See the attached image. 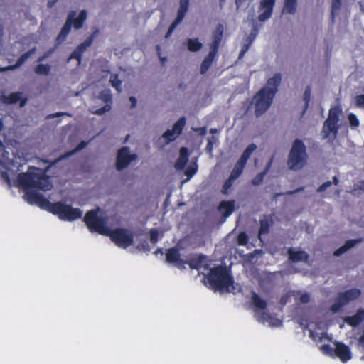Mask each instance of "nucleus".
<instances>
[{"instance_id":"f257e3e1","label":"nucleus","mask_w":364,"mask_h":364,"mask_svg":"<svg viewBox=\"0 0 364 364\" xmlns=\"http://www.w3.org/2000/svg\"><path fill=\"white\" fill-rule=\"evenodd\" d=\"M11 151L15 160L13 162L5 155L8 152L0 149V174L9 186H18L25 192L23 198L26 201L52 213L63 220L73 221L82 218L83 213L79 208H73L64 202L51 203L38 192L47 191L53 188V183L42 169L31 167L26 172L17 175L21 166L18 161L28 159L29 153L25 146L18 144Z\"/></svg>"},{"instance_id":"f03ea898","label":"nucleus","mask_w":364,"mask_h":364,"mask_svg":"<svg viewBox=\"0 0 364 364\" xmlns=\"http://www.w3.org/2000/svg\"><path fill=\"white\" fill-rule=\"evenodd\" d=\"M198 262L193 259L189 261V266L192 269H209L206 275V283L215 291L235 293L240 290L238 284H235L229 270L223 267L210 268L208 259L203 255L198 256Z\"/></svg>"},{"instance_id":"7ed1b4c3","label":"nucleus","mask_w":364,"mask_h":364,"mask_svg":"<svg viewBox=\"0 0 364 364\" xmlns=\"http://www.w3.org/2000/svg\"><path fill=\"white\" fill-rule=\"evenodd\" d=\"M84 220L90 231L97 232L103 235L109 234L111 224L105 211L99 208L90 210L85 215Z\"/></svg>"},{"instance_id":"20e7f679","label":"nucleus","mask_w":364,"mask_h":364,"mask_svg":"<svg viewBox=\"0 0 364 364\" xmlns=\"http://www.w3.org/2000/svg\"><path fill=\"white\" fill-rule=\"evenodd\" d=\"M112 97L109 89L105 88L95 92L90 109L92 113L102 115L111 109Z\"/></svg>"},{"instance_id":"39448f33","label":"nucleus","mask_w":364,"mask_h":364,"mask_svg":"<svg viewBox=\"0 0 364 364\" xmlns=\"http://www.w3.org/2000/svg\"><path fill=\"white\" fill-rule=\"evenodd\" d=\"M252 301L255 308L256 316L260 322L272 327H277L281 324V321L278 318L269 314L268 312L271 309L270 304L256 294L252 296Z\"/></svg>"},{"instance_id":"423d86ee","label":"nucleus","mask_w":364,"mask_h":364,"mask_svg":"<svg viewBox=\"0 0 364 364\" xmlns=\"http://www.w3.org/2000/svg\"><path fill=\"white\" fill-rule=\"evenodd\" d=\"M307 158L306 146L303 142L300 140H295L287 162L289 168L294 171L301 170L306 164Z\"/></svg>"},{"instance_id":"0eeeda50","label":"nucleus","mask_w":364,"mask_h":364,"mask_svg":"<svg viewBox=\"0 0 364 364\" xmlns=\"http://www.w3.org/2000/svg\"><path fill=\"white\" fill-rule=\"evenodd\" d=\"M342 110L339 107H331L328 111V118L324 122L321 136L323 139L332 140L336 138L339 128L340 117Z\"/></svg>"},{"instance_id":"6e6552de","label":"nucleus","mask_w":364,"mask_h":364,"mask_svg":"<svg viewBox=\"0 0 364 364\" xmlns=\"http://www.w3.org/2000/svg\"><path fill=\"white\" fill-rule=\"evenodd\" d=\"M333 348L328 343L320 346V350L325 355L334 357L336 356L342 363H346L352 358V353L349 347L343 343L334 341Z\"/></svg>"},{"instance_id":"1a4fd4ad","label":"nucleus","mask_w":364,"mask_h":364,"mask_svg":"<svg viewBox=\"0 0 364 364\" xmlns=\"http://www.w3.org/2000/svg\"><path fill=\"white\" fill-rule=\"evenodd\" d=\"M309 336L316 343L318 347L331 341V336L326 333V324L320 320L311 321L307 326Z\"/></svg>"},{"instance_id":"9d476101","label":"nucleus","mask_w":364,"mask_h":364,"mask_svg":"<svg viewBox=\"0 0 364 364\" xmlns=\"http://www.w3.org/2000/svg\"><path fill=\"white\" fill-rule=\"evenodd\" d=\"M87 16V11L85 10L80 11L79 13L71 12L68 17L65 24L58 36V40L63 41L69 33L72 26L75 29L80 28L82 26L83 22L86 20Z\"/></svg>"},{"instance_id":"9b49d317","label":"nucleus","mask_w":364,"mask_h":364,"mask_svg":"<svg viewBox=\"0 0 364 364\" xmlns=\"http://www.w3.org/2000/svg\"><path fill=\"white\" fill-rule=\"evenodd\" d=\"M109 236L111 240L119 247L127 248L134 244V238L132 232L125 228H110Z\"/></svg>"},{"instance_id":"f8f14e48","label":"nucleus","mask_w":364,"mask_h":364,"mask_svg":"<svg viewBox=\"0 0 364 364\" xmlns=\"http://www.w3.org/2000/svg\"><path fill=\"white\" fill-rule=\"evenodd\" d=\"M273 98V96L260 90L252 98L250 108L254 109L256 115L260 116L270 107Z\"/></svg>"},{"instance_id":"ddd939ff","label":"nucleus","mask_w":364,"mask_h":364,"mask_svg":"<svg viewBox=\"0 0 364 364\" xmlns=\"http://www.w3.org/2000/svg\"><path fill=\"white\" fill-rule=\"evenodd\" d=\"M360 290L358 289H350L344 292L340 293L331 305L330 309L333 313L339 312L342 308L350 301L360 297Z\"/></svg>"},{"instance_id":"4468645a","label":"nucleus","mask_w":364,"mask_h":364,"mask_svg":"<svg viewBox=\"0 0 364 364\" xmlns=\"http://www.w3.org/2000/svg\"><path fill=\"white\" fill-rule=\"evenodd\" d=\"M137 156L128 147H123L118 151L116 168L117 170L125 168L132 161L136 160Z\"/></svg>"},{"instance_id":"2eb2a0df","label":"nucleus","mask_w":364,"mask_h":364,"mask_svg":"<svg viewBox=\"0 0 364 364\" xmlns=\"http://www.w3.org/2000/svg\"><path fill=\"white\" fill-rule=\"evenodd\" d=\"M186 119L181 117L173 125L171 129L166 131L162 136V139L169 142L175 140L181 134Z\"/></svg>"},{"instance_id":"dca6fc26","label":"nucleus","mask_w":364,"mask_h":364,"mask_svg":"<svg viewBox=\"0 0 364 364\" xmlns=\"http://www.w3.org/2000/svg\"><path fill=\"white\" fill-rule=\"evenodd\" d=\"M189 1L190 0H181L180 1V6L178 11V16L176 19L173 22V23L171 25L166 37L168 38L173 30L176 28V27L181 23V21L184 18L186 13L188 10V6H189Z\"/></svg>"},{"instance_id":"f3484780","label":"nucleus","mask_w":364,"mask_h":364,"mask_svg":"<svg viewBox=\"0 0 364 364\" xmlns=\"http://www.w3.org/2000/svg\"><path fill=\"white\" fill-rule=\"evenodd\" d=\"M275 0H261L259 9V20L264 21L272 16V8Z\"/></svg>"},{"instance_id":"a211bd4d","label":"nucleus","mask_w":364,"mask_h":364,"mask_svg":"<svg viewBox=\"0 0 364 364\" xmlns=\"http://www.w3.org/2000/svg\"><path fill=\"white\" fill-rule=\"evenodd\" d=\"M245 164V163L242 162L240 160H239L235 164L229 178L226 181V182L224 184V188L225 189V191H227L228 189L232 186L234 181L236 180L240 176Z\"/></svg>"},{"instance_id":"6ab92c4d","label":"nucleus","mask_w":364,"mask_h":364,"mask_svg":"<svg viewBox=\"0 0 364 364\" xmlns=\"http://www.w3.org/2000/svg\"><path fill=\"white\" fill-rule=\"evenodd\" d=\"M281 75L279 73L274 74L272 77L269 78L267 85L261 90H264L265 92L274 97L277 91L278 87L281 82Z\"/></svg>"},{"instance_id":"aec40b11","label":"nucleus","mask_w":364,"mask_h":364,"mask_svg":"<svg viewBox=\"0 0 364 364\" xmlns=\"http://www.w3.org/2000/svg\"><path fill=\"white\" fill-rule=\"evenodd\" d=\"M166 259L168 262L173 263L178 267L188 262V260L182 257L176 249H171L168 251Z\"/></svg>"},{"instance_id":"412c9836","label":"nucleus","mask_w":364,"mask_h":364,"mask_svg":"<svg viewBox=\"0 0 364 364\" xmlns=\"http://www.w3.org/2000/svg\"><path fill=\"white\" fill-rule=\"evenodd\" d=\"M92 43V39L88 38L85 42H83L82 44H80L71 54L70 57L69 58V60L71 59H76L77 65L80 63L81 61V55L83 53V52L91 45Z\"/></svg>"},{"instance_id":"4be33fe9","label":"nucleus","mask_w":364,"mask_h":364,"mask_svg":"<svg viewBox=\"0 0 364 364\" xmlns=\"http://www.w3.org/2000/svg\"><path fill=\"white\" fill-rule=\"evenodd\" d=\"M102 81H109L110 85L115 88L119 92H122V82L117 77V76L114 74H112L109 72H106L105 75L102 76Z\"/></svg>"},{"instance_id":"5701e85b","label":"nucleus","mask_w":364,"mask_h":364,"mask_svg":"<svg viewBox=\"0 0 364 364\" xmlns=\"http://www.w3.org/2000/svg\"><path fill=\"white\" fill-rule=\"evenodd\" d=\"M289 259L293 262L306 261L308 255L306 252L296 248H291L289 250Z\"/></svg>"},{"instance_id":"b1692460","label":"nucleus","mask_w":364,"mask_h":364,"mask_svg":"<svg viewBox=\"0 0 364 364\" xmlns=\"http://www.w3.org/2000/svg\"><path fill=\"white\" fill-rule=\"evenodd\" d=\"M364 319V309H360L357 313L353 316L345 318L344 321L346 323L351 326H355Z\"/></svg>"},{"instance_id":"393cba45","label":"nucleus","mask_w":364,"mask_h":364,"mask_svg":"<svg viewBox=\"0 0 364 364\" xmlns=\"http://www.w3.org/2000/svg\"><path fill=\"white\" fill-rule=\"evenodd\" d=\"M360 242H361V240H358V239L349 240L346 241V243L343 246H341V247L337 249L334 252L333 255L336 256V257L341 256V255L346 253L347 251H348L349 250L353 248L354 246H355L358 243H359Z\"/></svg>"},{"instance_id":"a878e982","label":"nucleus","mask_w":364,"mask_h":364,"mask_svg":"<svg viewBox=\"0 0 364 364\" xmlns=\"http://www.w3.org/2000/svg\"><path fill=\"white\" fill-rule=\"evenodd\" d=\"M235 203L233 200L223 201L218 208L220 213L225 217H228L231 215L234 210Z\"/></svg>"},{"instance_id":"bb28decb","label":"nucleus","mask_w":364,"mask_h":364,"mask_svg":"<svg viewBox=\"0 0 364 364\" xmlns=\"http://www.w3.org/2000/svg\"><path fill=\"white\" fill-rule=\"evenodd\" d=\"M188 150L186 148H181L180 151V156L178 159L177 160L175 167L176 169L181 170L184 168L185 164L188 160Z\"/></svg>"},{"instance_id":"cd10ccee","label":"nucleus","mask_w":364,"mask_h":364,"mask_svg":"<svg viewBox=\"0 0 364 364\" xmlns=\"http://www.w3.org/2000/svg\"><path fill=\"white\" fill-rule=\"evenodd\" d=\"M215 54H216L215 49L212 50L210 52L208 57L205 58V59L203 61V63H201V65H200V73H204L208 70L209 67L210 66V65L212 64V63L214 60Z\"/></svg>"},{"instance_id":"c85d7f7f","label":"nucleus","mask_w":364,"mask_h":364,"mask_svg":"<svg viewBox=\"0 0 364 364\" xmlns=\"http://www.w3.org/2000/svg\"><path fill=\"white\" fill-rule=\"evenodd\" d=\"M34 52H35V50H31L28 52H27L26 53L23 54L21 58L20 59L18 60V63L15 65H13V66H7V67H4V68H0V72L1 71H6V70H14L15 68H16L17 67L20 66L21 65H22L28 58H29L32 55L34 54Z\"/></svg>"},{"instance_id":"c756f323","label":"nucleus","mask_w":364,"mask_h":364,"mask_svg":"<svg viewBox=\"0 0 364 364\" xmlns=\"http://www.w3.org/2000/svg\"><path fill=\"white\" fill-rule=\"evenodd\" d=\"M297 6L296 0H285L282 11L283 13L294 14Z\"/></svg>"},{"instance_id":"7c9ffc66","label":"nucleus","mask_w":364,"mask_h":364,"mask_svg":"<svg viewBox=\"0 0 364 364\" xmlns=\"http://www.w3.org/2000/svg\"><path fill=\"white\" fill-rule=\"evenodd\" d=\"M202 43L197 38H189L187 41V48L191 52H197L202 48Z\"/></svg>"},{"instance_id":"2f4dec72","label":"nucleus","mask_w":364,"mask_h":364,"mask_svg":"<svg viewBox=\"0 0 364 364\" xmlns=\"http://www.w3.org/2000/svg\"><path fill=\"white\" fill-rule=\"evenodd\" d=\"M257 146L255 144H251L247 146V147L243 151L240 159L239 160L242 161L244 163H247V160L252 154V153L256 150Z\"/></svg>"},{"instance_id":"473e14b6","label":"nucleus","mask_w":364,"mask_h":364,"mask_svg":"<svg viewBox=\"0 0 364 364\" xmlns=\"http://www.w3.org/2000/svg\"><path fill=\"white\" fill-rule=\"evenodd\" d=\"M197 170L198 165L196 161H191L185 171V175L187 176V178L183 182H186L192 178L196 174Z\"/></svg>"},{"instance_id":"72a5a7b5","label":"nucleus","mask_w":364,"mask_h":364,"mask_svg":"<svg viewBox=\"0 0 364 364\" xmlns=\"http://www.w3.org/2000/svg\"><path fill=\"white\" fill-rule=\"evenodd\" d=\"M347 119L351 129L355 130L360 126V120L353 113H349Z\"/></svg>"},{"instance_id":"f704fd0d","label":"nucleus","mask_w":364,"mask_h":364,"mask_svg":"<svg viewBox=\"0 0 364 364\" xmlns=\"http://www.w3.org/2000/svg\"><path fill=\"white\" fill-rule=\"evenodd\" d=\"M2 100L7 103H16L21 100V94L19 92L12 93L9 96H2Z\"/></svg>"},{"instance_id":"c9c22d12","label":"nucleus","mask_w":364,"mask_h":364,"mask_svg":"<svg viewBox=\"0 0 364 364\" xmlns=\"http://www.w3.org/2000/svg\"><path fill=\"white\" fill-rule=\"evenodd\" d=\"M339 182L336 176L333 177L332 181H328L323 183L317 190L318 192H323L327 190L332 184L338 185Z\"/></svg>"},{"instance_id":"e433bc0d","label":"nucleus","mask_w":364,"mask_h":364,"mask_svg":"<svg viewBox=\"0 0 364 364\" xmlns=\"http://www.w3.org/2000/svg\"><path fill=\"white\" fill-rule=\"evenodd\" d=\"M341 0H332V11L331 14L333 17H335L338 14L341 7Z\"/></svg>"},{"instance_id":"4c0bfd02","label":"nucleus","mask_w":364,"mask_h":364,"mask_svg":"<svg viewBox=\"0 0 364 364\" xmlns=\"http://www.w3.org/2000/svg\"><path fill=\"white\" fill-rule=\"evenodd\" d=\"M50 67L48 65L41 64L36 68V73L39 75H48Z\"/></svg>"},{"instance_id":"58836bf2","label":"nucleus","mask_w":364,"mask_h":364,"mask_svg":"<svg viewBox=\"0 0 364 364\" xmlns=\"http://www.w3.org/2000/svg\"><path fill=\"white\" fill-rule=\"evenodd\" d=\"M363 191H364V181L359 182L358 183H357L353 189H352L351 191H349V192L353 195H358Z\"/></svg>"},{"instance_id":"ea45409f","label":"nucleus","mask_w":364,"mask_h":364,"mask_svg":"<svg viewBox=\"0 0 364 364\" xmlns=\"http://www.w3.org/2000/svg\"><path fill=\"white\" fill-rule=\"evenodd\" d=\"M295 299L299 300L301 303H308L310 301V296L308 294H299L296 293L294 295Z\"/></svg>"},{"instance_id":"a19ab883","label":"nucleus","mask_w":364,"mask_h":364,"mask_svg":"<svg viewBox=\"0 0 364 364\" xmlns=\"http://www.w3.org/2000/svg\"><path fill=\"white\" fill-rule=\"evenodd\" d=\"M159 232L156 229H151L150 230V240L152 243H156L158 241Z\"/></svg>"},{"instance_id":"79ce46f5","label":"nucleus","mask_w":364,"mask_h":364,"mask_svg":"<svg viewBox=\"0 0 364 364\" xmlns=\"http://www.w3.org/2000/svg\"><path fill=\"white\" fill-rule=\"evenodd\" d=\"M355 105L357 107H364V95H360L354 99Z\"/></svg>"},{"instance_id":"37998d69","label":"nucleus","mask_w":364,"mask_h":364,"mask_svg":"<svg viewBox=\"0 0 364 364\" xmlns=\"http://www.w3.org/2000/svg\"><path fill=\"white\" fill-rule=\"evenodd\" d=\"M237 241L240 245H245L247 242V235L243 232L240 233L237 237Z\"/></svg>"},{"instance_id":"c03bdc74","label":"nucleus","mask_w":364,"mask_h":364,"mask_svg":"<svg viewBox=\"0 0 364 364\" xmlns=\"http://www.w3.org/2000/svg\"><path fill=\"white\" fill-rule=\"evenodd\" d=\"M268 230V224L267 221L265 220H262L261 221V226L259 230V235L266 232Z\"/></svg>"},{"instance_id":"a18cd8bd","label":"nucleus","mask_w":364,"mask_h":364,"mask_svg":"<svg viewBox=\"0 0 364 364\" xmlns=\"http://www.w3.org/2000/svg\"><path fill=\"white\" fill-rule=\"evenodd\" d=\"M310 96H311L310 89L307 88L305 90L304 94V100H305L306 104H307L309 102V101L310 100Z\"/></svg>"},{"instance_id":"49530a36","label":"nucleus","mask_w":364,"mask_h":364,"mask_svg":"<svg viewBox=\"0 0 364 364\" xmlns=\"http://www.w3.org/2000/svg\"><path fill=\"white\" fill-rule=\"evenodd\" d=\"M265 174V172L264 173H260L257 176H256L254 179H253V183L254 184H259L260 183V182L262 181V178H263V176Z\"/></svg>"},{"instance_id":"de8ad7c7","label":"nucleus","mask_w":364,"mask_h":364,"mask_svg":"<svg viewBox=\"0 0 364 364\" xmlns=\"http://www.w3.org/2000/svg\"><path fill=\"white\" fill-rule=\"evenodd\" d=\"M253 0H236V5H237V9L240 8V7H242L245 3L248 2V3H250L252 2Z\"/></svg>"},{"instance_id":"09e8293b","label":"nucleus","mask_w":364,"mask_h":364,"mask_svg":"<svg viewBox=\"0 0 364 364\" xmlns=\"http://www.w3.org/2000/svg\"><path fill=\"white\" fill-rule=\"evenodd\" d=\"M129 102H130V105H131V107H135L136 104H137V100L135 97H130L129 99Z\"/></svg>"},{"instance_id":"8fccbe9b","label":"nucleus","mask_w":364,"mask_h":364,"mask_svg":"<svg viewBox=\"0 0 364 364\" xmlns=\"http://www.w3.org/2000/svg\"><path fill=\"white\" fill-rule=\"evenodd\" d=\"M197 132H198V134L200 135H205L206 134V128L205 127H201L196 129Z\"/></svg>"},{"instance_id":"3c124183","label":"nucleus","mask_w":364,"mask_h":364,"mask_svg":"<svg viewBox=\"0 0 364 364\" xmlns=\"http://www.w3.org/2000/svg\"><path fill=\"white\" fill-rule=\"evenodd\" d=\"M206 150H207L210 154H211V153H212V151H213V145H211V141H210V140H208V143L207 146H206Z\"/></svg>"},{"instance_id":"603ef678","label":"nucleus","mask_w":364,"mask_h":364,"mask_svg":"<svg viewBox=\"0 0 364 364\" xmlns=\"http://www.w3.org/2000/svg\"><path fill=\"white\" fill-rule=\"evenodd\" d=\"M87 146V142L82 141L77 146V150H81Z\"/></svg>"},{"instance_id":"864d4df0","label":"nucleus","mask_w":364,"mask_h":364,"mask_svg":"<svg viewBox=\"0 0 364 364\" xmlns=\"http://www.w3.org/2000/svg\"><path fill=\"white\" fill-rule=\"evenodd\" d=\"M159 58H160V60L162 63H165L166 61V57H161V55H159Z\"/></svg>"},{"instance_id":"5fc2aeb1","label":"nucleus","mask_w":364,"mask_h":364,"mask_svg":"<svg viewBox=\"0 0 364 364\" xmlns=\"http://www.w3.org/2000/svg\"><path fill=\"white\" fill-rule=\"evenodd\" d=\"M360 342L362 343H364V332L362 334V336H360Z\"/></svg>"},{"instance_id":"6e6d98bb","label":"nucleus","mask_w":364,"mask_h":364,"mask_svg":"<svg viewBox=\"0 0 364 364\" xmlns=\"http://www.w3.org/2000/svg\"><path fill=\"white\" fill-rule=\"evenodd\" d=\"M218 41H220V39H218V41H215L214 48H213V49H215V50H216V46H217V44H218Z\"/></svg>"},{"instance_id":"4d7b16f0","label":"nucleus","mask_w":364,"mask_h":364,"mask_svg":"<svg viewBox=\"0 0 364 364\" xmlns=\"http://www.w3.org/2000/svg\"><path fill=\"white\" fill-rule=\"evenodd\" d=\"M210 140L211 141V145H213V143H215L216 141V139L214 137H212V139Z\"/></svg>"},{"instance_id":"13d9d810","label":"nucleus","mask_w":364,"mask_h":364,"mask_svg":"<svg viewBox=\"0 0 364 364\" xmlns=\"http://www.w3.org/2000/svg\"><path fill=\"white\" fill-rule=\"evenodd\" d=\"M24 105H25V101H21V104H20V106L23 107Z\"/></svg>"},{"instance_id":"bf43d9fd","label":"nucleus","mask_w":364,"mask_h":364,"mask_svg":"<svg viewBox=\"0 0 364 364\" xmlns=\"http://www.w3.org/2000/svg\"><path fill=\"white\" fill-rule=\"evenodd\" d=\"M1 127H2V122H1V120L0 119V130L1 129Z\"/></svg>"},{"instance_id":"052dcab7","label":"nucleus","mask_w":364,"mask_h":364,"mask_svg":"<svg viewBox=\"0 0 364 364\" xmlns=\"http://www.w3.org/2000/svg\"><path fill=\"white\" fill-rule=\"evenodd\" d=\"M340 191L338 190L336 191V195L339 196Z\"/></svg>"},{"instance_id":"680f3d73","label":"nucleus","mask_w":364,"mask_h":364,"mask_svg":"<svg viewBox=\"0 0 364 364\" xmlns=\"http://www.w3.org/2000/svg\"><path fill=\"white\" fill-rule=\"evenodd\" d=\"M212 133L215 132V131L214 129H211L210 131Z\"/></svg>"},{"instance_id":"e2e57ef3","label":"nucleus","mask_w":364,"mask_h":364,"mask_svg":"<svg viewBox=\"0 0 364 364\" xmlns=\"http://www.w3.org/2000/svg\"><path fill=\"white\" fill-rule=\"evenodd\" d=\"M1 146V142L0 141V147Z\"/></svg>"}]
</instances>
